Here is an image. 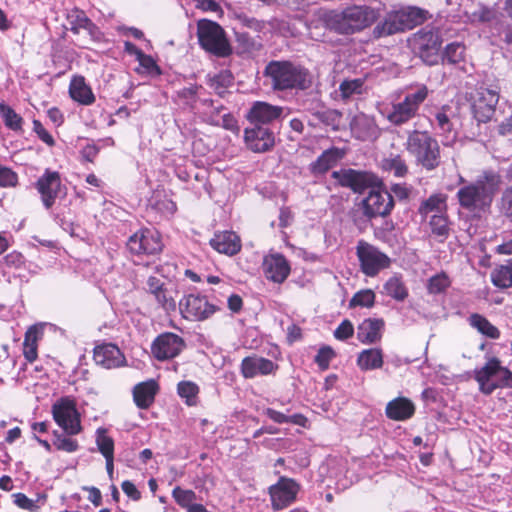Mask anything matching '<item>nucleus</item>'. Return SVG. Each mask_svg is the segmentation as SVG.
I'll return each instance as SVG.
<instances>
[{
    "instance_id": "obj_1",
    "label": "nucleus",
    "mask_w": 512,
    "mask_h": 512,
    "mask_svg": "<svg viewBox=\"0 0 512 512\" xmlns=\"http://www.w3.org/2000/svg\"><path fill=\"white\" fill-rule=\"evenodd\" d=\"M263 76L274 92L306 91L313 85L312 72L301 63L291 60H271Z\"/></svg>"
},
{
    "instance_id": "obj_2",
    "label": "nucleus",
    "mask_w": 512,
    "mask_h": 512,
    "mask_svg": "<svg viewBox=\"0 0 512 512\" xmlns=\"http://www.w3.org/2000/svg\"><path fill=\"white\" fill-rule=\"evenodd\" d=\"M379 10L370 6H350L342 11H327L321 20L324 26L341 35H351L362 31L376 22Z\"/></svg>"
},
{
    "instance_id": "obj_3",
    "label": "nucleus",
    "mask_w": 512,
    "mask_h": 512,
    "mask_svg": "<svg viewBox=\"0 0 512 512\" xmlns=\"http://www.w3.org/2000/svg\"><path fill=\"white\" fill-rule=\"evenodd\" d=\"M499 176L493 172H485L474 182L469 183L457 192L462 208L469 211H484L488 208L499 188Z\"/></svg>"
},
{
    "instance_id": "obj_4",
    "label": "nucleus",
    "mask_w": 512,
    "mask_h": 512,
    "mask_svg": "<svg viewBox=\"0 0 512 512\" xmlns=\"http://www.w3.org/2000/svg\"><path fill=\"white\" fill-rule=\"evenodd\" d=\"M428 18V11L416 6H408L392 10L372 30L373 39L388 37L397 33L411 30L421 25Z\"/></svg>"
},
{
    "instance_id": "obj_5",
    "label": "nucleus",
    "mask_w": 512,
    "mask_h": 512,
    "mask_svg": "<svg viewBox=\"0 0 512 512\" xmlns=\"http://www.w3.org/2000/svg\"><path fill=\"white\" fill-rule=\"evenodd\" d=\"M429 96V89L424 84H419L408 90L398 102H393L391 107L379 108V113L392 125L402 126L418 115L420 106Z\"/></svg>"
},
{
    "instance_id": "obj_6",
    "label": "nucleus",
    "mask_w": 512,
    "mask_h": 512,
    "mask_svg": "<svg viewBox=\"0 0 512 512\" xmlns=\"http://www.w3.org/2000/svg\"><path fill=\"white\" fill-rule=\"evenodd\" d=\"M404 146L415 163L427 171L436 169L441 163L440 145L428 131H409Z\"/></svg>"
},
{
    "instance_id": "obj_7",
    "label": "nucleus",
    "mask_w": 512,
    "mask_h": 512,
    "mask_svg": "<svg viewBox=\"0 0 512 512\" xmlns=\"http://www.w3.org/2000/svg\"><path fill=\"white\" fill-rule=\"evenodd\" d=\"M485 360L482 367L473 371L479 391L489 396L497 389H512V371L496 356L486 355Z\"/></svg>"
},
{
    "instance_id": "obj_8",
    "label": "nucleus",
    "mask_w": 512,
    "mask_h": 512,
    "mask_svg": "<svg viewBox=\"0 0 512 512\" xmlns=\"http://www.w3.org/2000/svg\"><path fill=\"white\" fill-rule=\"evenodd\" d=\"M197 37L201 48L216 57L225 58L232 54V47L226 33L217 22L207 19L199 20Z\"/></svg>"
},
{
    "instance_id": "obj_9",
    "label": "nucleus",
    "mask_w": 512,
    "mask_h": 512,
    "mask_svg": "<svg viewBox=\"0 0 512 512\" xmlns=\"http://www.w3.org/2000/svg\"><path fill=\"white\" fill-rule=\"evenodd\" d=\"M415 54L427 65H435L440 59L442 39L439 32L433 28L425 27L417 31L410 40Z\"/></svg>"
},
{
    "instance_id": "obj_10",
    "label": "nucleus",
    "mask_w": 512,
    "mask_h": 512,
    "mask_svg": "<svg viewBox=\"0 0 512 512\" xmlns=\"http://www.w3.org/2000/svg\"><path fill=\"white\" fill-rule=\"evenodd\" d=\"M52 415L67 436L77 435L82 431L80 415L72 399L62 397L56 401L52 405Z\"/></svg>"
},
{
    "instance_id": "obj_11",
    "label": "nucleus",
    "mask_w": 512,
    "mask_h": 512,
    "mask_svg": "<svg viewBox=\"0 0 512 512\" xmlns=\"http://www.w3.org/2000/svg\"><path fill=\"white\" fill-rule=\"evenodd\" d=\"M459 110L455 104H444L432 112L431 125L447 141H454L457 138Z\"/></svg>"
},
{
    "instance_id": "obj_12",
    "label": "nucleus",
    "mask_w": 512,
    "mask_h": 512,
    "mask_svg": "<svg viewBox=\"0 0 512 512\" xmlns=\"http://www.w3.org/2000/svg\"><path fill=\"white\" fill-rule=\"evenodd\" d=\"M361 271L370 277L376 276L382 269L390 266V258L375 246L360 240L356 247Z\"/></svg>"
},
{
    "instance_id": "obj_13",
    "label": "nucleus",
    "mask_w": 512,
    "mask_h": 512,
    "mask_svg": "<svg viewBox=\"0 0 512 512\" xmlns=\"http://www.w3.org/2000/svg\"><path fill=\"white\" fill-rule=\"evenodd\" d=\"M300 491V484L285 476L279 477L278 481L268 488L271 507L275 511L283 510L292 505Z\"/></svg>"
},
{
    "instance_id": "obj_14",
    "label": "nucleus",
    "mask_w": 512,
    "mask_h": 512,
    "mask_svg": "<svg viewBox=\"0 0 512 512\" xmlns=\"http://www.w3.org/2000/svg\"><path fill=\"white\" fill-rule=\"evenodd\" d=\"M179 310L182 316L190 321H203L212 316L217 307L210 303L206 296L188 294L179 301Z\"/></svg>"
},
{
    "instance_id": "obj_15",
    "label": "nucleus",
    "mask_w": 512,
    "mask_h": 512,
    "mask_svg": "<svg viewBox=\"0 0 512 512\" xmlns=\"http://www.w3.org/2000/svg\"><path fill=\"white\" fill-rule=\"evenodd\" d=\"M162 247L159 233L149 228L138 230L127 241L128 250L135 255H154L159 253Z\"/></svg>"
},
{
    "instance_id": "obj_16",
    "label": "nucleus",
    "mask_w": 512,
    "mask_h": 512,
    "mask_svg": "<svg viewBox=\"0 0 512 512\" xmlns=\"http://www.w3.org/2000/svg\"><path fill=\"white\" fill-rule=\"evenodd\" d=\"M499 101L497 90L479 87L472 97V112L478 122L486 123L495 114V108Z\"/></svg>"
},
{
    "instance_id": "obj_17",
    "label": "nucleus",
    "mask_w": 512,
    "mask_h": 512,
    "mask_svg": "<svg viewBox=\"0 0 512 512\" xmlns=\"http://www.w3.org/2000/svg\"><path fill=\"white\" fill-rule=\"evenodd\" d=\"M36 189L41 195V200L46 209H50L56 198L66 194V188L62 185L59 172L46 169L36 182Z\"/></svg>"
},
{
    "instance_id": "obj_18",
    "label": "nucleus",
    "mask_w": 512,
    "mask_h": 512,
    "mask_svg": "<svg viewBox=\"0 0 512 512\" xmlns=\"http://www.w3.org/2000/svg\"><path fill=\"white\" fill-rule=\"evenodd\" d=\"M244 142L254 153H265L275 146V133L267 126L249 124L244 129Z\"/></svg>"
},
{
    "instance_id": "obj_19",
    "label": "nucleus",
    "mask_w": 512,
    "mask_h": 512,
    "mask_svg": "<svg viewBox=\"0 0 512 512\" xmlns=\"http://www.w3.org/2000/svg\"><path fill=\"white\" fill-rule=\"evenodd\" d=\"M185 347L182 337L172 332H165L155 338L151 345V353L159 361L178 356Z\"/></svg>"
},
{
    "instance_id": "obj_20",
    "label": "nucleus",
    "mask_w": 512,
    "mask_h": 512,
    "mask_svg": "<svg viewBox=\"0 0 512 512\" xmlns=\"http://www.w3.org/2000/svg\"><path fill=\"white\" fill-rule=\"evenodd\" d=\"M331 176L338 181L340 186L350 188L355 193H362L376 182V177L373 174L351 168L333 171Z\"/></svg>"
},
{
    "instance_id": "obj_21",
    "label": "nucleus",
    "mask_w": 512,
    "mask_h": 512,
    "mask_svg": "<svg viewBox=\"0 0 512 512\" xmlns=\"http://www.w3.org/2000/svg\"><path fill=\"white\" fill-rule=\"evenodd\" d=\"M362 204L364 215L368 218L385 217L391 213L394 207V200L388 191L372 190L363 200Z\"/></svg>"
},
{
    "instance_id": "obj_22",
    "label": "nucleus",
    "mask_w": 512,
    "mask_h": 512,
    "mask_svg": "<svg viewBox=\"0 0 512 512\" xmlns=\"http://www.w3.org/2000/svg\"><path fill=\"white\" fill-rule=\"evenodd\" d=\"M283 113V107L272 105L264 101H255L246 112L245 118L252 125L270 127L274 121L278 120Z\"/></svg>"
},
{
    "instance_id": "obj_23",
    "label": "nucleus",
    "mask_w": 512,
    "mask_h": 512,
    "mask_svg": "<svg viewBox=\"0 0 512 512\" xmlns=\"http://www.w3.org/2000/svg\"><path fill=\"white\" fill-rule=\"evenodd\" d=\"M350 128L353 136L361 141H375L382 134L375 117L362 112L352 118Z\"/></svg>"
},
{
    "instance_id": "obj_24",
    "label": "nucleus",
    "mask_w": 512,
    "mask_h": 512,
    "mask_svg": "<svg viewBox=\"0 0 512 512\" xmlns=\"http://www.w3.org/2000/svg\"><path fill=\"white\" fill-rule=\"evenodd\" d=\"M262 267L266 278L278 284L283 283L291 271L289 262L279 253L265 256Z\"/></svg>"
},
{
    "instance_id": "obj_25",
    "label": "nucleus",
    "mask_w": 512,
    "mask_h": 512,
    "mask_svg": "<svg viewBox=\"0 0 512 512\" xmlns=\"http://www.w3.org/2000/svg\"><path fill=\"white\" fill-rule=\"evenodd\" d=\"M277 368L273 361L256 355L245 357L241 362V373L246 379L272 374Z\"/></svg>"
},
{
    "instance_id": "obj_26",
    "label": "nucleus",
    "mask_w": 512,
    "mask_h": 512,
    "mask_svg": "<svg viewBox=\"0 0 512 512\" xmlns=\"http://www.w3.org/2000/svg\"><path fill=\"white\" fill-rule=\"evenodd\" d=\"M94 361L106 369L117 368L125 363V357L120 349L111 343L95 347L93 354Z\"/></svg>"
},
{
    "instance_id": "obj_27",
    "label": "nucleus",
    "mask_w": 512,
    "mask_h": 512,
    "mask_svg": "<svg viewBox=\"0 0 512 512\" xmlns=\"http://www.w3.org/2000/svg\"><path fill=\"white\" fill-rule=\"evenodd\" d=\"M67 22L70 26V31L74 34H79L84 30L91 39L98 37V29L96 25L87 17L83 10L74 8L67 13Z\"/></svg>"
},
{
    "instance_id": "obj_28",
    "label": "nucleus",
    "mask_w": 512,
    "mask_h": 512,
    "mask_svg": "<svg viewBox=\"0 0 512 512\" xmlns=\"http://www.w3.org/2000/svg\"><path fill=\"white\" fill-rule=\"evenodd\" d=\"M210 245L219 253L230 256L237 254L241 249L240 238L231 231L215 234L210 240Z\"/></svg>"
},
{
    "instance_id": "obj_29",
    "label": "nucleus",
    "mask_w": 512,
    "mask_h": 512,
    "mask_svg": "<svg viewBox=\"0 0 512 512\" xmlns=\"http://www.w3.org/2000/svg\"><path fill=\"white\" fill-rule=\"evenodd\" d=\"M385 413L391 420L405 421L414 415L415 406L408 398L397 397L387 403Z\"/></svg>"
},
{
    "instance_id": "obj_30",
    "label": "nucleus",
    "mask_w": 512,
    "mask_h": 512,
    "mask_svg": "<svg viewBox=\"0 0 512 512\" xmlns=\"http://www.w3.org/2000/svg\"><path fill=\"white\" fill-rule=\"evenodd\" d=\"M159 386L155 380L138 383L133 388V400L140 409H148L154 402Z\"/></svg>"
},
{
    "instance_id": "obj_31",
    "label": "nucleus",
    "mask_w": 512,
    "mask_h": 512,
    "mask_svg": "<svg viewBox=\"0 0 512 512\" xmlns=\"http://www.w3.org/2000/svg\"><path fill=\"white\" fill-rule=\"evenodd\" d=\"M384 321L382 319H365L357 328V338L363 344H372L381 339Z\"/></svg>"
},
{
    "instance_id": "obj_32",
    "label": "nucleus",
    "mask_w": 512,
    "mask_h": 512,
    "mask_svg": "<svg viewBox=\"0 0 512 512\" xmlns=\"http://www.w3.org/2000/svg\"><path fill=\"white\" fill-rule=\"evenodd\" d=\"M341 157L342 154L338 148L327 149L315 161L310 163L308 169L315 177L324 175L337 164Z\"/></svg>"
},
{
    "instance_id": "obj_33",
    "label": "nucleus",
    "mask_w": 512,
    "mask_h": 512,
    "mask_svg": "<svg viewBox=\"0 0 512 512\" xmlns=\"http://www.w3.org/2000/svg\"><path fill=\"white\" fill-rule=\"evenodd\" d=\"M69 93L73 100L82 105H91L95 101V96L89 86L86 85L82 76L74 77L69 86Z\"/></svg>"
},
{
    "instance_id": "obj_34",
    "label": "nucleus",
    "mask_w": 512,
    "mask_h": 512,
    "mask_svg": "<svg viewBox=\"0 0 512 512\" xmlns=\"http://www.w3.org/2000/svg\"><path fill=\"white\" fill-rule=\"evenodd\" d=\"M447 195L443 193L431 194L427 199L423 200L418 207V214L423 220H426L432 213V210H447Z\"/></svg>"
},
{
    "instance_id": "obj_35",
    "label": "nucleus",
    "mask_w": 512,
    "mask_h": 512,
    "mask_svg": "<svg viewBox=\"0 0 512 512\" xmlns=\"http://www.w3.org/2000/svg\"><path fill=\"white\" fill-rule=\"evenodd\" d=\"M465 50L466 48L462 43L453 42L445 47L443 55L440 58L444 64L454 65L464 70Z\"/></svg>"
},
{
    "instance_id": "obj_36",
    "label": "nucleus",
    "mask_w": 512,
    "mask_h": 512,
    "mask_svg": "<svg viewBox=\"0 0 512 512\" xmlns=\"http://www.w3.org/2000/svg\"><path fill=\"white\" fill-rule=\"evenodd\" d=\"M357 364L361 370H375L383 365V354L380 349L371 348L363 350L357 358Z\"/></svg>"
},
{
    "instance_id": "obj_37",
    "label": "nucleus",
    "mask_w": 512,
    "mask_h": 512,
    "mask_svg": "<svg viewBox=\"0 0 512 512\" xmlns=\"http://www.w3.org/2000/svg\"><path fill=\"white\" fill-rule=\"evenodd\" d=\"M468 322L471 327L476 329L482 335L490 339H499L500 331L494 326L486 317L478 313H473L469 316Z\"/></svg>"
},
{
    "instance_id": "obj_38",
    "label": "nucleus",
    "mask_w": 512,
    "mask_h": 512,
    "mask_svg": "<svg viewBox=\"0 0 512 512\" xmlns=\"http://www.w3.org/2000/svg\"><path fill=\"white\" fill-rule=\"evenodd\" d=\"M338 91L342 100L354 99L366 92L365 81L361 78L346 79L340 83Z\"/></svg>"
},
{
    "instance_id": "obj_39",
    "label": "nucleus",
    "mask_w": 512,
    "mask_h": 512,
    "mask_svg": "<svg viewBox=\"0 0 512 512\" xmlns=\"http://www.w3.org/2000/svg\"><path fill=\"white\" fill-rule=\"evenodd\" d=\"M381 168L396 177L403 178L408 174V166L399 154H390L381 160Z\"/></svg>"
},
{
    "instance_id": "obj_40",
    "label": "nucleus",
    "mask_w": 512,
    "mask_h": 512,
    "mask_svg": "<svg viewBox=\"0 0 512 512\" xmlns=\"http://www.w3.org/2000/svg\"><path fill=\"white\" fill-rule=\"evenodd\" d=\"M41 331L36 326H31L25 333L23 342V355L25 359L32 363L37 359V342Z\"/></svg>"
},
{
    "instance_id": "obj_41",
    "label": "nucleus",
    "mask_w": 512,
    "mask_h": 512,
    "mask_svg": "<svg viewBox=\"0 0 512 512\" xmlns=\"http://www.w3.org/2000/svg\"><path fill=\"white\" fill-rule=\"evenodd\" d=\"M429 226L434 236L438 237L441 242L446 240L450 234V222L448 214L431 215Z\"/></svg>"
},
{
    "instance_id": "obj_42",
    "label": "nucleus",
    "mask_w": 512,
    "mask_h": 512,
    "mask_svg": "<svg viewBox=\"0 0 512 512\" xmlns=\"http://www.w3.org/2000/svg\"><path fill=\"white\" fill-rule=\"evenodd\" d=\"M492 283L499 288H509L512 286V260L509 265L496 267L491 273Z\"/></svg>"
},
{
    "instance_id": "obj_43",
    "label": "nucleus",
    "mask_w": 512,
    "mask_h": 512,
    "mask_svg": "<svg viewBox=\"0 0 512 512\" xmlns=\"http://www.w3.org/2000/svg\"><path fill=\"white\" fill-rule=\"evenodd\" d=\"M384 289L390 297L397 301H403L408 296L407 288L398 276L391 277L384 285Z\"/></svg>"
},
{
    "instance_id": "obj_44",
    "label": "nucleus",
    "mask_w": 512,
    "mask_h": 512,
    "mask_svg": "<svg viewBox=\"0 0 512 512\" xmlns=\"http://www.w3.org/2000/svg\"><path fill=\"white\" fill-rule=\"evenodd\" d=\"M0 115L9 129L13 131L22 130L23 118L17 114L14 109L10 106L1 103L0 104Z\"/></svg>"
},
{
    "instance_id": "obj_45",
    "label": "nucleus",
    "mask_w": 512,
    "mask_h": 512,
    "mask_svg": "<svg viewBox=\"0 0 512 512\" xmlns=\"http://www.w3.org/2000/svg\"><path fill=\"white\" fill-rule=\"evenodd\" d=\"M177 391L181 398L185 399L189 406L195 405L199 393V387L192 381H181L177 385Z\"/></svg>"
},
{
    "instance_id": "obj_46",
    "label": "nucleus",
    "mask_w": 512,
    "mask_h": 512,
    "mask_svg": "<svg viewBox=\"0 0 512 512\" xmlns=\"http://www.w3.org/2000/svg\"><path fill=\"white\" fill-rule=\"evenodd\" d=\"M297 104L302 110L315 115L323 103L316 94L304 93L297 98Z\"/></svg>"
},
{
    "instance_id": "obj_47",
    "label": "nucleus",
    "mask_w": 512,
    "mask_h": 512,
    "mask_svg": "<svg viewBox=\"0 0 512 512\" xmlns=\"http://www.w3.org/2000/svg\"><path fill=\"white\" fill-rule=\"evenodd\" d=\"M451 284L447 274L444 272L438 273L429 278L427 283V290L430 294H439L444 292Z\"/></svg>"
},
{
    "instance_id": "obj_48",
    "label": "nucleus",
    "mask_w": 512,
    "mask_h": 512,
    "mask_svg": "<svg viewBox=\"0 0 512 512\" xmlns=\"http://www.w3.org/2000/svg\"><path fill=\"white\" fill-rule=\"evenodd\" d=\"M375 293L371 289H364L358 291L349 301V307L354 308L357 306L370 308L375 302Z\"/></svg>"
},
{
    "instance_id": "obj_49",
    "label": "nucleus",
    "mask_w": 512,
    "mask_h": 512,
    "mask_svg": "<svg viewBox=\"0 0 512 512\" xmlns=\"http://www.w3.org/2000/svg\"><path fill=\"white\" fill-rule=\"evenodd\" d=\"M53 435V445L56 447L57 450L65 451L68 453H73L78 450L79 444L76 440L67 437L66 435L58 431H54Z\"/></svg>"
},
{
    "instance_id": "obj_50",
    "label": "nucleus",
    "mask_w": 512,
    "mask_h": 512,
    "mask_svg": "<svg viewBox=\"0 0 512 512\" xmlns=\"http://www.w3.org/2000/svg\"><path fill=\"white\" fill-rule=\"evenodd\" d=\"M96 443L104 458L114 456V441L106 434L104 429L97 430Z\"/></svg>"
},
{
    "instance_id": "obj_51",
    "label": "nucleus",
    "mask_w": 512,
    "mask_h": 512,
    "mask_svg": "<svg viewBox=\"0 0 512 512\" xmlns=\"http://www.w3.org/2000/svg\"><path fill=\"white\" fill-rule=\"evenodd\" d=\"M201 86H198L196 84L190 85L187 87H183L182 89L178 90L176 92L177 97L188 106H194V104L197 102V94Z\"/></svg>"
},
{
    "instance_id": "obj_52",
    "label": "nucleus",
    "mask_w": 512,
    "mask_h": 512,
    "mask_svg": "<svg viewBox=\"0 0 512 512\" xmlns=\"http://www.w3.org/2000/svg\"><path fill=\"white\" fill-rule=\"evenodd\" d=\"M232 79V75L229 72H220L211 80V87L214 88L218 95L223 96L225 89L231 85Z\"/></svg>"
},
{
    "instance_id": "obj_53",
    "label": "nucleus",
    "mask_w": 512,
    "mask_h": 512,
    "mask_svg": "<svg viewBox=\"0 0 512 512\" xmlns=\"http://www.w3.org/2000/svg\"><path fill=\"white\" fill-rule=\"evenodd\" d=\"M154 298L159 304V306L163 308L166 312L176 310V300L172 295V290H169L167 287L160 293L156 294Z\"/></svg>"
},
{
    "instance_id": "obj_54",
    "label": "nucleus",
    "mask_w": 512,
    "mask_h": 512,
    "mask_svg": "<svg viewBox=\"0 0 512 512\" xmlns=\"http://www.w3.org/2000/svg\"><path fill=\"white\" fill-rule=\"evenodd\" d=\"M172 495L175 501L182 507L188 508L196 499V494L192 490H184L180 487L173 489Z\"/></svg>"
},
{
    "instance_id": "obj_55",
    "label": "nucleus",
    "mask_w": 512,
    "mask_h": 512,
    "mask_svg": "<svg viewBox=\"0 0 512 512\" xmlns=\"http://www.w3.org/2000/svg\"><path fill=\"white\" fill-rule=\"evenodd\" d=\"M314 116H316L322 123L326 125H335L339 122L341 113L338 110L326 109L322 105V108H319Z\"/></svg>"
},
{
    "instance_id": "obj_56",
    "label": "nucleus",
    "mask_w": 512,
    "mask_h": 512,
    "mask_svg": "<svg viewBox=\"0 0 512 512\" xmlns=\"http://www.w3.org/2000/svg\"><path fill=\"white\" fill-rule=\"evenodd\" d=\"M335 356L333 349L329 346H324L319 349L315 356V362L321 370H326L329 367L330 361Z\"/></svg>"
},
{
    "instance_id": "obj_57",
    "label": "nucleus",
    "mask_w": 512,
    "mask_h": 512,
    "mask_svg": "<svg viewBox=\"0 0 512 512\" xmlns=\"http://www.w3.org/2000/svg\"><path fill=\"white\" fill-rule=\"evenodd\" d=\"M137 61L139 62V65L148 74L157 75V76L161 74V69L157 65V63L155 62V60L153 59L152 56L143 53V54H140V57L137 59Z\"/></svg>"
},
{
    "instance_id": "obj_58",
    "label": "nucleus",
    "mask_w": 512,
    "mask_h": 512,
    "mask_svg": "<svg viewBox=\"0 0 512 512\" xmlns=\"http://www.w3.org/2000/svg\"><path fill=\"white\" fill-rule=\"evenodd\" d=\"M14 503L21 509L29 510L31 512H37L39 510V506L36 504V501L28 498L24 493H15L13 494Z\"/></svg>"
},
{
    "instance_id": "obj_59",
    "label": "nucleus",
    "mask_w": 512,
    "mask_h": 512,
    "mask_svg": "<svg viewBox=\"0 0 512 512\" xmlns=\"http://www.w3.org/2000/svg\"><path fill=\"white\" fill-rule=\"evenodd\" d=\"M17 174L7 167L0 166V186L14 187L17 184Z\"/></svg>"
},
{
    "instance_id": "obj_60",
    "label": "nucleus",
    "mask_w": 512,
    "mask_h": 512,
    "mask_svg": "<svg viewBox=\"0 0 512 512\" xmlns=\"http://www.w3.org/2000/svg\"><path fill=\"white\" fill-rule=\"evenodd\" d=\"M3 265L9 268H20L25 263L24 256L17 251H12L2 258Z\"/></svg>"
},
{
    "instance_id": "obj_61",
    "label": "nucleus",
    "mask_w": 512,
    "mask_h": 512,
    "mask_svg": "<svg viewBox=\"0 0 512 512\" xmlns=\"http://www.w3.org/2000/svg\"><path fill=\"white\" fill-rule=\"evenodd\" d=\"M354 333V327L349 320H343L340 325L334 331V336L338 340H347L352 337Z\"/></svg>"
},
{
    "instance_id": "obj_62",
    "label": "nucleus",
    "mask_w": 512,
    "mask_h": 512,
    "mask_svg": "<svg viewBox=\"0 0 512 512\" xmlns=\"http://www.w3.org/2000/svg\"><path fill=\"white\" fill-rule=\"evenodd\" d=\"M392 197H396L400 201L407 200L411 194V187L406 185L405 183H396L390 186V190Z\"/></svg>"
},
{
    "instance_id": "obj_63",
    "label": "nucleus",
    "mask_w": 512,
    "mask_h": 512,
    "mask_svg": "<svg viewBox=\"0 0 512 512\" xmlns=\"http://www.w3.org/2000/svg\"><path fill=\"white\" fill-rule=\"evenodd\" d=\"M33 131L37 134V136L48 146H53L55 141L51 134L43 127L42 123L39 120H33Z\"/></svg>"
},
{
    "instance_id": "obj_64",
    "label": "nucleus",
    "mask_w": 512,
    "mask_h": 512,
    "mask_svg": "<svg viewBox=\"0 0 512 512\" xmlns=\"http://www.w3.org/2000/svg\"><path fill=\"white\" fill-rule=\"evenodd\" d=\"M146 284H147V291L153 296L160 293L162 290H164L166 288L164 283L158 277H155V276H150L147 279Z\"/></svg>"
}]
</instances>
